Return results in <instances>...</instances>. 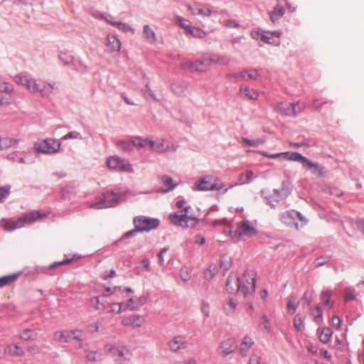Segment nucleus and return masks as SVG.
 <instances>
[{
    "mask_svg": "<svg viewBox=\"0 0 364 364\" xmlns=\"http://www.w3.org/2000/svg\"><path fill=\"white\" fill-rule=\"evenodd\" d=\"M258 76L259 73L256 70L243 71L235 75V77L240 80H255Z\"/></svg>",
    "mask_w": 364,
    "mask_h": 364,
    "instance_id": "nucleus-29",
    "label": "nucleus"
},
{
    "mask_svg": "<svg viewBox=\"0 0 364 364\" xmlns=\"http://www.w3.org/2000/svg\"><path fill=\"white\" fill-rule=\"evenodd\" d=\"M355 299V295L353 294V291L350 289H346L345 290L344 299L346 301L350 300H354Z\"/></svg>",
    "mask_w": 364,
    "mask_h": 364,
    "instance_id": "nucleus-58",
    "label": "nucleus"
},
{
    "mask_svg": "<svg viewBox=\"0 0 364 364\" xmlns=\"http://www.w3.org/2000/svg\"><path fill=\"white\" fill-rule=\"evenodd\" d=\"M331 323L333 327L339 330L341 327L342 320L338 316H333L332 317Z\"/></svg>",
    "mask_w": 364,
    "mask_h": 364,
    "instance_id": "nucleus-55",
    "label": "nucleus"
},
{
    "mask_svg": "<svg viewBox=\"0 0 364 364\" xmlns=\"http://www.w3.org/2000/svg\"><path fill=\"white\" fill-rule=\"evenodd\" d=\"M36 337V333L29 328L23 329L20 332L18 338L23 341H33Z\"/></svg>",
    "mask_w": 364,
    "mask_h": 364,
    "instance_id": "nucleus-30",
    "label": "nucleus"
},
{
    "mask_svg": "<svg viewBox=\"0 0 364 364\" xmlns=\"http://www.w3.org/2000/svg\"><path fill=\"white\" fill-rule=\"evenodd\" d=\"M114 26L123 32H134V30L132 27L124 23L117 21V23H114Z\"/></svg>",
    "mask_w": 364,
    "mask_h": 364,
    "instance_id": "nucleus-48",
    "label": "nucleus"
},
{
    "mask_svg": "<svg viewBox=\"0 0 364 364\" xmlns=\"http://www.w3.org/2000/svg\"><path fill=\"white\" fill-rule=\"evenodd\" d=\"M240 95L241 97L247 100H255L259 97V92L254 89H251L247 86L240 87Z\"/></svg>",
    "mask_w": 364,
    "mask_h": 364,
    "instance_id": "nucleus-26",
    "label": "nucleus"
},
{
    "mask_svg": "<svg viewBox=\"0 0 364 364\" xmlns=\"http://www.w3.org/2000/svg\"><path fill=\"white\" fill-rule=\"evenodd\" d=\"M261 358L257 355H252L250 359V364H260Z\"/></svg>",
    "mask_w": 364,
    "mask_h": 364,
    "instance_id": "nucleus-64",
    "label": "nucleus"
},
{
    "mask_svg": "<svg viewBox=\"0 0 364 364\" xmlns=\"http://www.w3.org/2000/svg\"><path fill=\"white\" fill-rule=\"evenodd\" d=\"M212 11L208 8H203L198 9L197 13H193V14H200L205 16H209L211 14Z\"/></svg>",
    "mask_w": 364,
    "mask_h": 364,
    "instance_id": "nucleus-61",
    "label": "nucleus"
},
{
    "mask_svg": "<svg viewBox=\"0 0 364 364\" xmlns=\"http://www.w3.org/2000/svg\"><path fill=\"white\" fill-rule=\"evenodd\" d=\"M10 186H6L0 188V202H3V200L7 198L9 194Z\"/></svg>",
    "mask_w": 364,
    "mask_h": 364,
    "instance_id": "nucleus-51",
    "label": "nucleus"
},
{
    "mask_svg": "<svg viewBox=\"0 0 364 364\" xmlns=\"http://www.w3.org/2000/svg\"><path fill=\"white\" fill-rule=\"evenodd\" d=\"M168 346L171 351L176 353L186 348V341L183 336H177L169 341Z\"/></svg>",
    "mask_w": 364,
    "mask_h": 364,
    "instance_id": "nucleus-18",
    "label": "nucleus"
},
{
    "mask_svg": "<svg viewBox=\"0 0 364 364\" xmlns=\"http://www.w3.org/2000/svg\"><path fill=\"white\" fill-rule=\"evenodd\" d=\"M103 350L106 354L114 358H124L128 353L126 347L113 343H106Z\"/></svg>",
    "mask_w": 364,
    "mask_h": 364,
    "instance_id": "nucleus-12",
    "label": "nucleus"
},
{
    "mask_svg": "<svg viewBox=\"0 0 364 364\" xmlns=\"http://www.w3.org/2000/svg\"><path fill=\"white\" fill-rule=\"evenodd\" d=\"M142 38L149 43L154 44L156 42V33L154 29L149 25H144L142 31Z\"/></svg>",
    "mask_w": 364,
    "mask_h": 364,
    "instance_id": "nucleus-21",
    "label": "nucleus"
},
{
    "mask_svg": "<svg viewBox=\"0 0 364 364\" xmlns=\"http://www.w3.org/2000/svg\"><path fill=\"white\" fill-rule=\"evenodd\" d=\"M20 274H12L0 277V288L14 283L19 277Z\"/></svg>",
    "mask_w": 364,
    "mask_h": 364,
    "instance_id": "nucleus-31",
    "label": "nucleus"
},
{
    "mask_svg": "<svg viewBox=\"0 0 364 364\" xmlns=\"http://www.w3.org/2000/svg\"><path fill=\"white\" fill-rule=\"evenodd\" d=\"M310 314L314 317V319L316 323H321L322 321L323 316L320 306H315L311 308Z\"/></svg>",
    "mask_w": 364,
    "mask_h": 364,
    "instance_id": "nucleus-38",
    "label": "nucleus"
},
{
    "mask_svg": "<svg viewBox=\"0 0 364 364\" xmlns=\"http://www.w3.org/2000/svg\"><path fill=\"white\" fill-rule=\"evenodd\" d=\"M183 68L191 72H205L208 68V65H206L204 61H188L183 64Z\"/></svg>",
    "mask_w": 364,
    "mask_h": 364,
    "instance_id": "nucleus-17",
    "label": "nucleus"
},
{
    "mask_svg": "<svg viewBox=\"0 0 364 364\" xmlns=\"http://www.w3.org/2000/svg\"><path fill=\"white\" fill-rule=\"evenodd\" d=\"M214 225H222L225 226L224 233L229 235L232 240L237 241L242 237H252L257 233L256 221L243 220L238 223L237 229L233 232L227 220L214 222Z\"/></svg>",
    "mask_w": 364,
    "mask_h": 364,
    "instance_id": "nucleus-3",
    "label": "nucleus"
},
{
    "mask_svg": "<svg viewBox=\"0 0 364 364\" xmlns=\"http://www.w3.org/2000/svg\"><path fill=\"white\" fill-rule=\"evenodd\" d=\"M60 144L52 139L38 140L35 142L33 149L42 154H53L59 150Z\"/></svg>",
    "mask_w": 364,
    "mask_h": 364,
    "instance_id": "nucleus-9",
    "label": "nucleus"
},
{
    "mask_svg": "<svg viewBox=\"0 0 364 364\" xmlns=\"http://www.w3.org/2000/svg\"><path fill=\"white\" fill-rule=\"evenodd\" d=\"M84 333L81 330L58 331L53 333V340L58 343H70L73 341L77 342V347L82 348Z\"/></svg>",
    "mask_w": 364,
    "mask_h": 364,
    "instance_id": "nucleus-6",
    "label": "nucleus"
},
{
    "mask_svg": "<svg viewBox=\"0 0 364 364\" xmlns=\"http://www.w3.org/2000/svg\"><path fill=\"white\" fill-rule=\"evenodd\" d=\"M11 85L6 82H0V106L9 102L10 100Z\"/></svg>",
    "mask_w": 364,
    "mask_h": 364,
    "instance_id": "nucleus-22",
    "label": "nucleus"
},
{
    "mask_svg": "<svg viewBox=\"0 0 364 364\" xmlns=\"http://www.w3.org/2000/svg\"><path fill=\"white\" fill-rule=\"evenodd\" d=\"M201 311L205 318L210 316V305L208 303L202 302L201 304Z\"/></svg>",
    "mask_w": 364,
    "mask_h": 364,
    "instance_id": "nucleus-56",
    "label": "nucleus"
},
{
    "mask_svg": "<svg viewBox=\"0 0 364 364\" xmlns=\"http://www.w3.org/2000/svg\"><path fill=\"white\" fill-rule=\"evenodd\" d=\"M163 183L166 186V188L164 191H168L173 189L176 184L173 183V180L168 176H164L161 178Z\"/></svg>",
    "mask_w": 364,
    "mask_h": 364,
    "instance_id": "nucleus-44",
    "label": "nucleus"
},
{
    "mask_svg": "<svg viewBox=\"0 0 364 364\" xmlns=\"http://www.w3.org/2000/svg\"><path fill=\"white\" fill-rule=\"evenodd\" d=\"M6 353L11 356L21 357L24 355L23 349L16 343H10L6 346L5 349Z\"/></svg>",
    "mask_w": 364,
    "mask_h": 364,
    "instance_id": "nucleus-27",
    "label": "nucleus"
},
{
    "mask_svg": "<svg viewBox=\"0 0 364 364\" xmlns=\"http://www.w3.org/2000/svg\"><path fill=\"white\" fill-rule=\"evenodd\" d=\"M291 193V188L288 183L283 182L281 187L274 190L273 196L276 201L286 198Z\"/></svg>",
    "mask_w": 364,
    "mask_h": 364,
    "instance_id": "nucleus-20",
    "label": "nucleus"
},
{
    "mask_svg": "<svg viewBox=\"0 0 364 364\" xmlns=\"http://www.w3.org/2000/svg\"><path fill=\"white\" fill-rule=\"evenodd\" d=\"M191 208L186 207L180 213H173L169 215L170 222L182 228H193L198 223V219L190 211Z\"/></svg>",
    "mask_w": 364,
    "mask_h": 364,
    "instance_id": "nucleus-5",
    "label": "nucleus"
},
{
    "mask_svg": "<svg viewBox=\"0 0 364 364\" xmlns=\"http://www.w3.org/2000/svg\"><path fill=\"white\" fill-rule=\"evenodd\" d=\"M255 278L250 272H245L240 279L236 273L231 272L226 282V290L230 294L241 293L244 297L255 291Z\"/></svg>",
    "mask_w": 364,
    "mask_h": 364,
    "instance_id": "nucleus-1",
    "label": "nucleus"
},
{
    "mask_svg": "<svg viewBox=\"0 0 364 364\" xmlns=\"http://www.w3.org/2000/svg\"><path fill=\"white\" fill-rule=\"evenodd\" d=\"M149 148L157 153H164L171 149V145L168 141L157 139L156 140H151L149 142Z\"/></svg>",
    "mask_w": 364,
    "mask_h": 364,
    "instance_id": "nucleus-16",
    "label": "nucleus"
},
{
    "mask_svg": "<svg viewBox=\"0 0 364 364\" xmlns=\"http://www.w3.org/2000/svg\"><path fill=\"white\" fill-rule=\"evenodd\" d=\"M196 190L198 191H219L224 188L225 185L223 181L218 177L207 175L197 181L195 184Z\"/></svg>",
    "mask_w": 364,
    "mask_h": 364,
    "instance_id": "nucleus-7",
    "label": "nucleus"
},
{
    "mask_svg": "<svg viewBox=\"0 0 364 364\" xmlns=\"http://www.w3.org/2000/svg\"><path fill=\"white\" fill-rule=\"evenodd\" d=\"M284 14V9L281 5H277L274 10L269 13V18L272 22H275L279 18L283 16Z\"/></svg>",
    "mask_w": 364,
    "mask_h": 364,
    "instance_id": "nucleus-32",
    "label": "nucleus"
},
{
    "mask_svg": "<svg viewBox=\"0 0 364 364\" xmlns=\"http://www.w3.org/2000/svg\"><path fill=\"white\" fill-rule=\"evenodd\" d=\"M90 305L97 310H102L105 306L98 296H93L90 299Z\"/></svg>",
    "mask_w": 364,
    "mask_h": 364,
    "instance_id": "nucleus-42",
    "label": "nucleus"
},
{
    "mask_svg": "<svg viewBox=\"0 0 364 364\" xmlns=\"http://www.w3.org/2000/svg\"><path fill=\"white\" fill-rule=\"evenodd\" d=\"M297 106L298 104L281 102L274 105V109L280 114L295 117L297 113L301 112L302 110L299 107L297 108Z\"/></svg>",
    "mask_w": 364,
    "mask_h": 364,
    "instance_id": "nucleus-11",
    "label": "nucleus"
},
{
    "mask_svg": "<svg viewBox=\"0 0 364 364\" xmlns=\"http://www.w3.org/2000/svg\"><path fill=\"white\" fill-rule=\"evenodd\" d=\"M145 301V299L144 298H137L136 299H134L133 298H129L127 300V302L126 305L124 306V309H130V310H134L139 308L141 306L144 304Z\"/></svg>",
    "mask_w": 364,
    "mask_h": 364,
    "instance_id": "nucleus-28",
    "label": "nucleus"
},
{
    "mask_svg": "<svg viewBox=\"0 0 364 364\" xmlns=\"http://www.w3.org/2000/svg\"><path fill=\"white\" fill-rule=\"evenodd\" d=\"M11 143H12L11 140L9 139V138L0 137V150L6 149V148L11 146Z\"/></svg>",
    "mask_w": 364,
    "mask_h": 364,
    "instance_id": "nucleus-53",
    "label": "nucleus"
},
{
    "mask_svg": "<svg viewBox=\"0 0 364 364\" xmlns=\"http://www.w3.org/2000/svg\"><path fill=\"white\" fill-rule=\"evenodd\" d=\"M254 344V341L252 338L250 336H245L242 341L240 345L241 353L243 355H247V351L251 348V346Z\"/></svg>",
    "mask_w": 364,
    "mask_h": 364,
    "instance_id": "nucleus-34",
    "label": "nucleus"
},
{
    "mask_svg": "<svg viewBox=\"0 0 364 364\" xmlns=\"http://www.w3.org/2000/svg\"><path fill=\"white\" fill-rule=\"evenodd\" d=\"M14 81L23 86L27 90L33 94L38 95L41 97H48L55 89V83H46L36 79H32L26 75H18L14 77Z\"/></svg>",
    "mask_w": 364,
    "mask_h": 364,
    "instance_id": "nucleus-2",
    "label": "nucleus"
},
{
    "mask_svg": "<svg viewBox=\"0 0 364 364\" xmlns=\"http://www.w3.org/2000/svg\"><path fill=\"white\" fill-rule=\"evenodd\" d=\"M256 175L252 170H246L241 173L238 177L237 185H245L251 183L255 178Z\"/></svg>",
    "mask_w": 364,
    "mask_h": 364,
    "instance_id": "nucleus-25",
    "label": "nucleus"
},
{
    "mask_svg": "<svg viewBox=\"0 0 364 364\" xmlns=\"http://www.w3.org/2000/svg\"><path fill=\"white\" fill-rule=\"evenodd\" d=\"M242 141L247 146L257 147L259 145L264 144L265 141V139L263 138H259L257 139L250 140L247 138L244 137L242 139Z\"/></svg>",
    "mask_w": 364,
    "mask_h": 364,
    "instance_id": "nucleus-39",
    "label": "nucleus"
},
{
    "mask_svg": "<svg viewBox=\"0 0 364 364\" xmlns=\"http://www.w3.org/2000/svg\"><path fill=\"white\" fill-rule=\"evenodd\" d=\"M301 164H302L304 168L307 170H311V168L314 167V164L315 163H313L309 159L304 156Z\"/></svg>",
    "mask_w": 364,
    "mask_h": 364,
    "instance_id": "nucleus-57",
    "label": "nucleus"
},
{
    "mask_svg": "<svg viewBox=\"0 0 364 364\" xmlns=\"http://www.w3.org/2000/svg\"><path fill=\"white\" fill-rule=\"evenodd\" d=\"M119 198V194L107 192L103 195V198L100 201L94 203L92 207L96 209L113 207L118 203Z\"/></svg>",
    "mask_w": 364,
    "mask_h": 364,
    "instance_id": "nucleus-10",
    "label": "nucleus"
},
{
    "mask_svg": "<svg viewBox=\"0 0 364 364\" xmlns=\"http://www.w3.org/2000/svg\"><path fill=\"white\" fill-rule=\"evenodd\" d=\"M80 135L78 132H70V133L67 134L66 135H65L63 138L65 139H77V138H80Z\"/></svg>",
    "mask_w": 364,
    "mask_h": 364,
    "instance_id": "nucleus-63",
    "label": "nucleus"
},
{
    "mask_svg": "<svg viewBox=\"0 0 364 364\" xmlns=\"http://www.w3.org/2000/svg\"><path fill=\"white\" fill-rule=\"evenodd\" d=\"M297 306L298 302L296 301V299L290 298L287 305V311L291 314H294L296 311Z\"/></svg>",
    "mask_w": 364,
    "mask_h": 364,
    "instance_id": "nucleus-45",
    "label": "nucleus"
},
{
    "mask_svg": "<svg viewBox=\"0 0 364 364\" xmlns=\"http://www.w3.org/2000/svg\"><path fill=\"white\" fill-rule=\"evenodd\" d=\"M259 154L269 159H278L282 157L285 160L298 161L301 164L304 156L298 152H284L274 154H268L264 151H259Z\"/></svg>",
    "mask_w": 364,
    "mask_h": 364,
    "instance_id": "nucleus-14",
    "label": "nucleus"
},
{
    "mask_svg": "<svg viewBox=\"0 0 364 364\" xmlns=\"http://www.w3.org/2000/svg\"><path fill=\"white\" fill-rule=\"evenodd\" d=\"M216 273V267L210 266L205 272L204 276L206 279H211Z\"/></svg>",
    "mask_w": 364,
    "mask_h": 364,
    "instance_id": "nucleus-52",
    "label": "nucleus"
},
{
    "mask_svg": "<svg viewBox=\"0 0 364 364\" xmlns=\"http://www.w3.org/2000/svg\"><path fill=\"white\" fill-rule=\"evenodd\" d=\"M120 48V41L115 36L109 34L107 37L106 50L108 53L119 52Z\"/></svg>",
    "mask_w": 364,
    "mask_h": 364,
    "instance_id": "nucleus-19",
    "label": "nucleus"
},
{
    "mask_svg": "<svg viewBox=\"0 0 364 364\" xmlns=\"http://www.w3.org/2000/svg\"><path fill=\"white\" fill-rule=\"evenodd\" d=\"M180 277L183 281L186 282L191 279V272L186 267H183L180 270Z\"/></svg>",
    "mask_w": 364,
    "mask_h": 364,
    "instance_id": "nucleus-49",
    "label": "nucleus"
},
{
    "mask_svg": "<svg viewBox=\"0 0 364 364\" xmlns=\"http://www.w3.org/2000/svg\"><path fill=\"white\" fill-rule=\"evenodd\" d=\"M310 171H311L312 173L315 175L321 176L323 168L320 166L319 164L315 163L314 164V167L311 168Z\"/></svg>",
    "mask_w": 364,
    "mask_h": 364,
    "instance_id": "nucleus-54",
    "label": "nucleus"
},
{
    "mask_svg": "<svg viewBox=\"0 0 364 364\" xmlns=\"http://www.w3.org/2000/svg\"><path fill=\"white\" fill-rule=\"evenodd\" d=\"M99 353L97 351H88L86 358L89 361H95Z\"/></svg>",
    "mask_w": 364,
    "mask_h": 364,
    "instance_id": "nucleus-60",
    "label": "nucleus"
},
{
    "mask_svg": "<svg viewBox=\"0 0 364 364\" xmlns=\"http://www.w3.org/2000/svg\"><path fill=\"white\" fill-rule=\"evenodd\" d=\"M173 21L176 25L185 29L186 32L188 31L191 26V22L188 20L179 16H175Z\"/></svg>",
    "mask_w": 364,
    "mask_h": 364,
    "instance_id": "nucleus-36",
    "label": "nucleus"
},
{
    "mask_svg": "<svg viewBox=\"0 0 364 364\" xmlns=\"http://www.w3.org/2000/svg\"><path fill=\"white\" fill-rule=\"evenodd\" d=\"M186 33L191 35L193 37L195 38H204L205 36V33L197 27L191 26V28L188 29V31H186Z\"/></svg>",
    "mask_w": 364,
    "mask_h": 364,
    "instance_id": "nucleus-40",
    "label": "nucleus"
},
{
    "mask_svg": "<svg viewBox=\"0 0 364 364\" xmlns=\"http://www.w3.org/2000/svg\"><path fill=\"white\" fill-rule=\"evenodd\" d=\"M251 36L252 38L262 41V38L264 37V32H260L259 31H253L251 32Z\"/></svg>",
    "mask_w": 364,
    "mask_h": 364,
    "instance_id": "nucleus-59",
    "label": "nucleus"
},
{
    "mask_svg": "<svg viewBox=\"0 0 364 364\" xmlns=\"http://www.w3.org/2000/svg\"><path fill=\"white\" fill-rule=\"evenodd\" d=\"M122 304L119 302L112 303L108 306V312L112 314H119L122 310Z\"/></svg>",
    "mask_w": 364,
    "mask_h": 364,
    "instance_id": "nucleus-46",
    "label": "nucleus"
},
{
    "mask_svg": "<svg viewBox=\"0 0 364 364\" xmlns=\"http://www.w3.org/2000/svg\"><path fill=\"white\" fill-rule=\"evenodd\" d=\"M236 348L237 345L235 341L233 338H229L220 343L216 349V352L220 356L225 358L234 352Z\"/></svg>",
    "mask_w": 364,
    "mask_h": 364,
    "instance_id": "nucleus-13",
    "label": "nucleus"
},
{
    "mask_svg": "<svg viewBox=\"0 0 364 364\" xmlns=\"http://www.w3.org/2000/svg\"><path fill=\"white\" fill-rule=\"evenodd\" d=\"M231 266V260L228 257H223L220 260V267L225 271H228Z\"/></svg>",
    "mask_w": 364,
    "mask_h": 364,
    "instance_id": "nucleus-50",
    "label": "nucleus"
},
{
    "mask_svg": "<svg viewBox=\"0 0 364 364\" xmlns=\"http://www.w3.org/2000/svg\"><path fill=\"white\" fill-rule=\"evenodd\" d=\"M237 307V303L232 299L229 300L223 306V310L227 316H232Z\"/></svg>",
    "mask_w": 364,
    "mask_h": 364,
    "instance_id": "nucleus-33",
    "label": "nucleus"
},
{
    "mask_svg": "<svg viewBox=\"0 0 364 364\" xmlns=\"http://www.w3.org/2000/svg\"><path fill=\"white\" fill-rule=\"evenodd\" d=\"M331 292L330 291H323L321 294V301L326 306L331 308L334 302L331 301Z\"/></svg>",
    "mask_w": 364,
    "mask_h": 364,
    "instance_id": "nucleus-37",
    "label": "nucleus"
},
{
    "mask_svg": "<svg viewBox=\"0 0 364 364\" xmlns=\"http://www.w3.org/2000/svg\"><path fill=\"white\" fill-rule=\"evenodd\" d=\"M135 227L140 231H148L159 225V221L144 217H139L134 220Z\"/></svg>",
    "mask_w": 364,
    "mask_h": 364,
    "instance_id": "nucleus-15",
    "label": "nucleus"
},
{
    "mask_svg": "<svg viewBox=\"0 0 364 364\" xmlns=\"http://www.w3.org/2000/svg\"><path fill=\"white\" fill-rule=\"evenodd\" d=\"M333 331L328 327H324L319 333V340L323 343H327L331 338Z\"/></svg>",
    "mask_w": 364,
    "mask_h": 364,
    "instance_id": "nucleus-35",
    "label": "nucleus"
},
{
    "mask_svg": "<svg viewBox=\"0 0 364 364\" xmlns=\"http://www.w3.org/2000/svg\"><path fill=\"white\" fill-rule=\"evenodd\" d=\"M296 211L291 210L286 211L282 217V221L289 226L294 225L296 229H299V225L296 223Z\"/></svg>",
    "mask_w": 364,
    "mask_h": 364,
    "instance_id": "nucleus-24",
    "label": "nucleus"
},
{
    "mask_svg": "<svg viewBox=\"0 0 364 364\" xmlns=\"http://www.w3.org/2000/svg\"><path fill=\"white\" fill-rule=\"evenodd\" d=\"M108 168L116 172L132 173L134 169L128 160L118 156H112L107 159Z\"/></svg>",
    "mask_w": 364,
    "mask_h": 364,
    "instance_id": "nucleus-8",
    "label": "nucleus"
},
{
    "mask_svg": "<svg viewBox=\"0 0 364 364\" xmlns=\"http://www.w3.org/2000/svg\"><path fill=\"white\" fill-rule=\"evenodd\" d=\"M150 141L151 139H149L135 138L132 141V143L136 148H142L146 146H149Z\"/></svg>",
    "mask_w": 364,
    "mask_h": 364,
    "instance_id": "nucleus-41",
    "label": "nucleus"
},
{
    "mask_svg": "<svg viewBox=\"0 0 364 364\" xmlns=\"http://www.w3.org/2000/svg\"><path fill=\"white\" fill-rule=\"evenodd\" d=\"M144 323V318L141 316L137 315L127 316L122 320V323L124 326H129L133 328L140 327Z\"/></svg>",
    "mask_w": 364,
    "mask_h": 364,
    "instance_id": "nucleus-23",
    "label": "nucleus"
},
{
    "mask_svg": "<svg viewBox=\"0 0 364 364\" xmlns=\"http://www.w3.org/2000/svg\"><path fill=\"white\" fill-rule=\"evenodd\" d=\"M105 291L106 292L104 294L105 296H108V295H109L111 294H114L118 295L119 294L122 293L121 292V289L118 288V287H114L113 289V290H112L111 288H106Z\"/></svg>",
    "mask_w": 364,
    "mask_h": 364,
    "instance_id": "nucleus-62",
    "label": "nucleus"
},
{
    "mask_svg": "<svg viewBox=\"0 0 364 364\" xmlns=\"http://www.w3.org/2000/svg\"><path fill=\"white\" fill-rule=\"evenodd\" d=\"M293 324L296 331H301L303 330V319L300 315L297 314L295 316Z\"/></svg>",
    "mask_w": 364,
    "mask_h": 364,
    "instance_id": "nucleus-47",
    "label": "nucleus"
},
{
    "mask_svg": "<svg viewBox=\"0 0 364 364\" xmlns=\"http://www.w3.org/2000/svg\"><path fill=\"white\" fill-rule=\"evenodd\" d=\"M208 61H209L208 65L210 63H218V64H220V65H226L228 63V60L225 57L218 56V55L210 57L209 58Z\"/></svg>",
    "mask_w": 364,
    "mask_h": 364,
    "instance_id": "nucleus-43",
    "label": "nucleus"
},
{
    "mask_svg": "<svg viewBox=\"0 0 364 364\" xmlns=\"http://www.w3.org/2000/svg\"><path fill=\"white\" fill-rule=\"evenodd\" d=\"M46 216V215L44 213H41L38 211H33L26 213L16 220L11 219H2L1 220L0 225L4 230L6 231H11L21 228L25 225L31 224L39 219L45 218Z\"/></svg>",
    "mask_w": 364,
    "mask_h": 364,
    "instance_id": "nucleus-4",
    "label": "nucleus"
}]
</instances>
